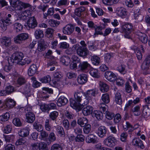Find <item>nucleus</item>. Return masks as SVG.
Listing matches in <instances>:
<instances>
[{
	"label": "nucleus",
	"instance_id": "f257e3e1",
	"mask_svg": "<svg viewBox=\"0 0 150 150\" xmlns=\"http://www.w3.org/2000/svg\"><path fill=\"white\" fill-rule=\"evenodd\" d=\"M83 94L81 92H76L74 93V97L75 100L73 98L70 99V106L74 109L78 111L81 109V106L82 104V96Z\"/></svg>",
	"mask_w": 150,
	"mask_h": 150
},
{
	"label": "nucleus",
	"instance_id": "f03ea898",
	"mask_svg": "<svg viewBox=\"0 0 150 150\" xmlns=\"http://www.w3.org/2000/svg\"><path fill=\"white\" fill-rule=\"evenodd\" d=\"M23 54L21 52H16L12 55V59L15 62L22 66L25 64H29L31 62L30 59L28 57H26L23 59Z\"/></svg>",
	"mask_w": 150,
	"mask_h": 150
},
{
	"label": "nucleus",
	"instance_id": "7ed1b4c3",
	"mask_svg": "<svg viewBox=\"0 0 150 150\" xmlns=\"http://www.w3.org/2000/svg\"><path fill=\"white\" fill-rule=\"evenodd\" d=\"M73 48L76 50L77 54L80 57H85L88 53V51L87 48L81 47L78 44L73 45Z\"/></svg>",
	"mask_w": 150,
	"mask_h": 150
},
{
	"label": "nucleus",
	"instance_id": "20e7f679",
	"mask_svg": "<svg viewBox=\"0 0 150 150\" xmlns=\"http://www.w3.org/2000/svg\"><path fill=\"white\" fill-rule=\"evenodd\" d=\"M132 30V26L129 23H126L121 26V31L122 33H125V36L127 38H129V35Z\"/></svg>",
	"mask_w": 150,
	"mask_h": 150
},
{
	"label": "nucleus",
	"instance_id": "39448f33",
	"mask_svg": "<svg viewBox=\"0 0 150 150\" xmlns=\"http://www.w3.org/2000/svg\"><path fill=\"white\" fill-rule=\"evenodd\" d=\"M11 15L10 14H8L6 18L2 19L1 20L0 26L4 30H5L7 29V25H9L12 23L11 18Z\"/></svg>",
	"mask_w": 150,
	"mask_h": 150
},
{
	"label": "nucleus",
	"instance_id": "423d86ee",
	"mask_svg": "<svg viewBox=\"0 0 150 150\" xmlns=\"http://www.w3.org/2000/svg\"><path fill=\"white\" fill-rule=\"evenodd\" d=\"M28 38V33H21L14 38V41L16 44H20L23 41L25 40Z\"/></svg>",
	"mask_w": 150,
	"mask_h": 150
},
{
	"label": "nucleus",
	"instance_id": "0eeeda50",
	"mask_svg": "<svg viewBox=\"0 0 150 150\" xmlns=\"http://www.w3.org/2000/svg\"><path fill=\"white\" fill-rule=\"evenodd\" d=\"M116 143V140L114 137L112 136L108 137L103 141L105 145L110 147L114 146Z\"/></svg>",
	"mask_w": 150,
	"mask_h": 150
},
{
	"label": "nucleus",
	"instance_id": "6e6552de",
	"mask_svg": "<svg viewBox=\"0 0 150 150\" xmlns=\"http://www.w3.org/2000/svg\"><path fill=\"white\" fill-rule=\"evenodd\" d=\"M75 29L74 26L71 24H68L63 28V33L65 35H70L72 33Z\"/></svg>",
	"mask_w": 150,
	"mask_h": 150
},
{
	"label": "nucleus",
	"instance_id": "1a4fd4ad",
	"mask_svg": "<svg viewBox=\"0 0 150 150\" xmlns=\"http://www.w3.org/2000/svg\"><path fill=\"white\" fill-rule=\"evenodd\" d=\"M116 12L118 16L122 18H125L127 16V11L123 7H118L116 9Z\"/></svg>",
	"mask_w": 150,
	"mask_h": 150
},
{
	"label": "nucleus",
	"instance_id": "9d476101",
	"mask_svg": "<svg viewBox=\"0 0 150 150\" xmlns=\"http://www.w3.org/2000/svg\"><path fill=\"white\" fill-rule=\"evenodd\" d=\"M1 42L5 47H8L11 45V38L8 37L4 36L1 39Z\"/></svg>",
	"mask_w": 150,
	"mask_h": 150
},
{
	"label": "nucleus",
	"instance_id": "9b49d317",
	"mask_svg": "<svg viewBox=\"0 0 150 150\" xmlns=\"http://www.w3.org/2000/svg\"><path fill=\"white\" fill-rule=\"evenodd\" d=\"M105 77L108 80L110 81H114L117 78L115 75L110 71H107L105 72Z\"/></svg>",
	"mask_w": 150,
	"mask_h": 150
},
{
	"label": "nucleus",
	"instance_id": "f8f14e48",
	"mask_svg": "<svg viewBox=\"0 0 150 150\" xmlns=\"http://www.w3.org/2000/svg\"><path fill=\"white\" fill-rule=\"evenodd\" d=\"M47 47V42L43 39H41L39 42L37 48L40 52L44 51Z\"/></svg>",
	"mask_w": 150,
	"mask_h": 150
},
{
	"label": "nucleus",
	"instance_id": "ddd939ff",
	"mask_svg": "<svg viewBox=\"0 0 150 150\" xmlns=\"http://www.w3.org/2000/svg\"><path fill=\"white\" fill-rule=\"evenodd\" d=\"M107 132L106 127L104 126H101L98 128L97 134L99 137L102 138L105 136Z\"/></svg>",
	"mask_w": 150,
	"mask_h": 150
},
{
	"label": "nucleus",
	"instance_id": "4468645a",
	"mask_svg": "<svg viewBox=\"0 0 150 150\" xmlns=\"http://www.w3.org/2000/svg\"><path fill=\"white\" fill-rule=\"evenodd\" d=\"M90 64L87 62L84 61L80 63L79 68L82 71L86 72L88 71V68L90 67Z\"/></svg>",
	"mask_w": 150,
	"mask_h": 150
},
{
	"label": "nucleus",
	"instance_id": "2eb2a0df",
	"mask_svg": "<svg viewBox=\"0 0 150 150\" xmlns=\"http://www.w3.org/2000/svg\"><path fill=\"white\" fill-rule=\"evenodd\" d=\"M27 24L30 28H33L35 27L37 25V23L34 17L30 18L28 20Z\"/></svg>",
	"mask_w": 150,
	"mask_h": 150
},
{
	"label": "nucleus",
	"instance_id": "dca6fc26",
	"mask_svg": "<svg viewBox=\"0 0 150 150\" xmlns=\"http://www.w3.org/2000/svg\"><path fill=\"white\" fill-rule=\"evenodd\" d=\"M26 121L29 123H33L35 120V115L32 112H28L25 115Z\"/></svg>",
	"mask_w": 150,
	"mask_h": 150
},
{
	"label": "nucleus",
	"instance_id": "f3484780",
	"mask_svg": "<svg viewBox=\"0 0 150 150\" xmlns=\"http://www.w3.org/2000/svg\"><path fill=\"white\" fill-rule=\"evenodd\" d=\"M68 102L67 99L64 96H62L58 99L57 104L58 106L60 107L65 105Z\"/></svg>",
	"mask_w": 150,
	"mask_h": 150
},
{
	"label": "nucleus",
	"instance_id": "a211bd4d",
	"mask_svg": "<svg viewBox=\"0 0 150 150\" xmlns=\"http://www.w3.org/2000/svg\"><path fill=\"white\" fill-rule=\"evenodd\" d=\"M5 104L6 106L9 108H12L15 106L16 102L14 100L10 98H7L5 100Z\"/></svg>",
	"mask_w": 150,
	"mask_h": 150
},
{
	"label": "nucleus",
	"instance_id": "6ab92c4d",
	"mask_svg": "<svg viewBox=\"0 0 150 150\" xmlns=\"http://www.w3.org/2000/svg\"><path fill=\"white\" fill-rule=\"evenodd\" d=\"M143 116L145 118H147L150 115V104L147 105L143 106Z\"/></svg>",
	"mask_w": 150,
	"mask_h": 150
},
{
	"label": "nucleus",
	"instance_id": "aec40b11",
	"mask_svg": "<svg viewBox=\"0 0 150 150\" xmlns=\"http://www.w3.org/2000/svg\"><path fill=\"white\" fill-rule=\"evenodd\" d=\"M132 144L135 146H139L142 149L144 148L142 141L139 138H135L133 139L132 141Z\"/></svg>",
	"mask_w": 150,
	"mask_h": 150
},
{
	"label": "nucleus",
	"instance_id": "412c9836",
	"mask_svg": "<svg viewBox=\"0 0 150 150\" xmlns=\"http://www.w3.org/2000/svg\"><path fill=\"white\" fill-rule=\"evenodd\" d=\"M93 110V107L90 105H87L84 107L82 110V113L85 116H87L91 114Z\"/></svg>",
	"mask_w": 150,
	"mask_h": 150
},
{
	"label": "nucleus",
	"instance_id": "4be33fe9",
	"mask_svg": "<svg viewBox=\"0 0 150 150\" xmlns=\"http://www.w3.org/2000/svg\"><path fill=\"white\" fill-rule=\"evenodd\" d=\"M95 137V136L93 134H89L86 137V141L88 143H95L97 142V139Z\"/></svg>",
	"mask_w": 150,
	"mask_h": 150
},
{
	"label": "nucleus",
	"instance_id": "5701e85b",
	"mask_svg": "<svg viewBox=\"0 0 150 150\" xmlns=\"http://www.w3.org/2000/svg\"><path fill=\"white\" fill-rule=\"evenodd\" d=\"M37 71V67L35 64H32L29 68L28 71V74L29 76H32L34 75Z\"/></svg>",
	"mask_w": 150,
	"mask_h": 150
},
{
	"label": "nucleus",
	"instance_id": "b1692460",
	"mask_svg": "<svg viewBox=\"0 0 150 150\" xmlns=\"http://www.w3.org/2000/svg\"><path fill=\"white\" fill-rule=\"evenodd\" d=\"M137 35L138 36V38L141 42L144 43L147 42L148 37L145 33L139 32L137 34Z\"/></svg>",
	"mask_w": 150,
	"mask_h": 150
},
{
	"label": "nucleus",
	"instance_id": "393cba45",
	"mask_svg": "<svg viewBox=\"0 0 150 150\" xmlns=\"http://www.w3.org/2000/svg\"><path fill=\"white\" fill-rule=\"evenodd\" d=\"M87 75L85 74H82L79 75L77 78L78 82L81 84H83L87 81Z\"/></svg>",
	"mask_w": 150,
	"mask_h": 150
},
{
	"label": "nucleus",
	"instance_id": "a878e982",
	"mask_svg": "<svg viewBox=\"0 0 150 150\" xmlns=\"http://www.w3.org/2000/svg\"><path fill=\"white\" fill-rule=\"evenodd\" d=\"M60 61L63 64L66 66L69 65L71 61L70 57L66 56L62 57L60 58Z\"/></svg>",
	"mask_w": 150,
	"mask_h": 150
},
{
	"label": "nucleus",
	"instance_id": "bb28decb",
	"mask_svg": "<svg viewBox=\"0 0 150 150\" xmlns=\"http://www.w3.org/2000/svg\"><path fill=\"white\" fill-rule=\"evenodd\" d=\"M48 136V133L45 131L42 130L40 132L39 139L41 140L46 141L47 142Z\"/></svg>",
	"mask_w": 150,
	"mask_h": 150
},
{
	"label": "nucleus",
	"instance_id": "cd10ccee",
	"mask_svg": "<svg viewBox=\"0 0 150 150\" xmlns=\"http://www.w3.org/2000/svg\"><path fill=\"white\" fill-rule=\"evenodd\" d=\"M91 60L93 65L97 66L100 64V60L99 57L97 56L94 55L91 57Z\"/></svg>",
	"mask_w": 150,
	"mask_h": 150
},
{
	"label": "nucleus",
	"instance_id": "c85d7f7f",
	"mask_svg": "<svg viewBox=\"0 0 150 150\" xmlns=\"http://www.w3.org/2000/svg\"><path fill=\"white\" fill-rule=\"evenodd\" d=\"M99 86L100 87V90L103 92H107L109 89L108 86L104 82L100 81L99 83Z\"/></svg>",
	"mask_w": 150,
	"mask_h": 150
},
{
	"label": "nucleus",
	"instance_id": "c756f323",
	"mask_svg": "<svg viewBox=\"0 0 150 150\" xmlns=\"http://www.w3.org/2000/svg\"><path fill=\"white\" fill-rule=\"evenodd\" d=\"M141 106L136 105L132 108V110L134 115L137 116H139L141 113Z\"/></svg>",
	"mask_w": 150,
	"mask_h": 150
},
{
	"label": "nucleus",
	"instance_id": "7c9ffc66",
	"mask_svg": "<svg viewBox=\"0 0 150 150\" xmlns=\"http://www.w3.org/2000/svg\"><path fill=\"white\" fill-rule=\"evenodd\" d=\"M47 138V140L49 142H47V144L49 145L52 142H53L56 140V137L55 134L53 132H51L48 136Z\"/></svg>",
	"mask_w": 150,
	"mask_h": 150
},
{
	"label": "nucleus",
	"instance_id": "2f4dec72",
	"mask_svg": "<svg viewBox=\"0 0 150 150\" xmlns=\"http://www.w3.org/2000/svg\"><path fill=\"white\" fill-rule=\"evenodd\" d=\"M18 134L19 135L22 137H27L29 134V130L28 128L23 129L20 130Z\"/></svg>",
	"mask_w": 150,
	"mask_h": 150
},
{
	"label": "nucleus",
	"instance_id": "473e14b6",
	"mask_svg": "<svg viewBox=\"0 0 150 150\" xmlns=\"http://www.w3.org/2000/svg\"><path fill=\"white\" fill-rule=\"evenodd\" d=\"M56 130L57 134L59 136L62 137H65V132L62 127L60 126H57Z\"/></svg>",
	"mask_w": 150,
	"mask_h": 150
},
{
	"label": "nucleus",
	"instance_id": "72a5a7b5",
	"mask_svg": "<svg viewBox=\"0 0 150 150\" xmlns=\"http://www.w3.org/2000/svg\"><path fill=\"white\" fill-rule=\"evenodd\" d=\"M90 73L91 75L94 77L98 78L100 77V74L97 69L93 68L91 69Z\"/></svg>",
	"mask_w": 150,
	"mask_h": 150
},
{
	"label": "nucleus",
	"instance_id": "f704fd0d",
	"mask_svg": "<svg viewBox=\"0 0 150 150\" xmlns=\"http://www.w3.org/2000/svg\"><path fill=\"white\" fill-rule=\"evenodd\" d=\"M92 115L93 117H96L98 120H102L103 117L102 113L98 111H95L93 113Z\"/></svg>",
	"mask_w": 150,
	"mask_h": 150
},
{
	"label": "nucleus",
	"instance_id": "c9c22d12",
	"mask_svg": "<svg viewBox=\"0 0 150 150\" xmlns=\"http://www.w3.org/2000/svg\"><path fill=\"white\" fill-rule=\"evenodd\" d=\"M88 122V120L85 118H80L78 120L77 123L81 127H84Z\"/></svg>",
	"mask_w": 150,
	"mask_h": 150
},
{
	"label": "nucleus",
	"instance_id": "e433bc0d",
	"mask_svg": "<svg viewBox=\"0 0 150 150\" xmlns=\"http://www.w3.org/2000/svg\"><path fill=\"white\" fill-rule=\"evenodd\" d=\"M115 101L116 103L120 105L122 103V100L121 94L119 92H117L115 96Z\"/></svg>",
	"mask_w": 150,
	"mask_h": 150
},
{
	"label": "nucleus",
	"instance_id": "4c0bfd02",
	"mask_svg": "<svg viewBox=\"0 0 150 150\" xmlns=\"http://www.w3.org/2000/svg\"><path fill=\"white\" fill-rule=\"evenodd\" d=\"M39 105L40 109L42 112H48L49 111L48 104L41 103H40Z\"/></svg>",
	"mask_w": 150,
	"mask_h": 150
},
{
	"label": "nucleus",
	"instance_id": "58836bf2",
	"mask_svg": "<svg viewBox=\"0 0 150 150\" xmlns=\"http://www.w3.org/2000/svg\"><path fill=\"white\" fill-rule=\"evenodd\" d=\"M85 10V8L83 6H81L80 8H76L75 10V14L78 17H80L81 16V13Z\"/></svg>",
	"mask_w": 150,
	"mask_h": 150
},
{
	"label": "nucleus",
	"instance_id": "ea45409f",
	"mask_svg": "<svg viewBox=\"0 0 150 150\" xmlns=\"http://www.w3.org/2000/svg\"><path fill=\"white\" fill-rule=\"evenodd\" d=\"M40 81L42 83H49L51 81V78L50 76L47 75L40 79Z\"/></svg>",
	"mask_w": 150,
	"mask_h": 150
},
{
	"label": "nucleus",
	"instance_id": "a19ab883",
	"mask_svg": "<svg viewBox=\"0 0 150 150\" xmlns=\"http://www.w3.org/2000/svg\"><path fill=\"white\" fill-rule=\"evenodd\" d=\"M94 29L95 30V33L94 35H103V33L102 31V30L103 29V27L101 26H97L96 25Z\"/></svg>",
	"mask_w": 150,
	"mask_h": 150
},
{
	"label": "nucleus",
	"instance_id": "79ce46f5",
	"mask_svg": "<svg viewBox=\"0 0 150 150\" xmlns=\"http://www.w3.org/2000/svg\"><path fill=\"white\" fill-rule=\"evenodd\" d=\"M31 79L33 82L32 86L33 87L36 88L40 86L41 83L36 80V78L35 77H32Z\"/></svg>",
	"mask_w": 150,
	"mask_h": 150
},
{
	"label": "nucleus",
	"instance_id": "37998d69",
	"mask_svg": "<svg viewBox=\"0 0 150 150\" xmlns=\"http://www.w3.org/2000/svg\"><path fill=\"white\" fill-rule=\"evenodd\" d=\"M62 149L61 145L58 143H55L51 146L50 150H62Z\"/></svg>",
	"mask_w": 150,
	"mask_h": 150
},
{
	"label": "nucleus",
	"instance_id": "c03bdc74",
	"mask_svg": "<svg viewBox=\"0 0 150 150\" xmlns=\"http://www.w3.org/2000/svg\"><path fill=\"white\" fill-rule=\"evenodd\" d=\"M14 28L16 32H19L23 29V26L20 23H16L13 24Z\"/></svg>",
	"mask_w": 150,
	"mask_h": 150
},
{
	"label": "nucleus",
	"instance_id": "a18cd8bd",
	"mask_svg": "<svg viewBox=\"0 0 150 150\" xmlns=\"http://www.w3.org/2000/svg\"><path fill=\"white\" fill-rule=\"evenodd\" d=\"M4 138L6 142H9L13 141L15 136L14 135L10 134L4 136Z\"/></svg>",
	"mask_w": 150,
	"mask_h": 150
},
{
	"label": "nucleus",
	"instance_id": "49530a36",
	"mask_svg": "<svg viewBox=\"0 0 150 150\" xmlns=\"http://www.w3.org/2000/svg\"><path fill=\"white\" fill-rule=\"evenodd\" d=\"M35 35L36 39L42 38L44 36L43 32L40 30H36Z\"/></svg>",
	"mask_w": 150,
	"mask_h": 150
},
{
	"label": "nucleus",
	"instance_id": "de8ad7c7",
	"mask_svg": "<svg viewBox=\"0 0 150 150\" xmlns=\"http://www.w3.org/2000/svg\"><path fill=\"white\" fill-rule=\"evenodd\" d=\"M101 99L105 103H108L110 102L109 95L107 93L103 94L102 96Z\"/></svg>",
	"mask_w": 150,
	"mask_h": 150
},
{
	"label": "nucleus",
	"instance_id": "09e8293b",
	"mask_svg": "<svg viewBox=\"0 0 150 150\" xmlns=\"http://www.w3.org/2000/svg\"><path fill=\"white\" fill-rule=\"evenodd\" d=\"M59 113L56 111H53L51 112L49 115L50 118L53 120H54L58 117Z\"/></svg>",
	"mask_w": 150,
	"mask_h": 150
},
{
	"label": "nucleus",
	"instance_id": "8fccbe9b",
	"mask_svg": "<svg viewBox=\"0 0 150 150\" xmlns=\"http://www.w3.org/2000/svg\"><path fill=\"white\" fill-rule=\"evenodd\" d=\"M85 140L84 136L82 134L77 135L75 138V140L76 142H83Z\"/></svg>",
	"mask_w": 150,
	"mask_h": 150
},
{
	"label": "nucleus",
	"instance_id": "3c124183",
	"mask_svg": "<svg viewBox=\"0 0 150 150\" xmlns=\"http://www.w3.org/2000/svg\"><path fill=\"white\" fill-rule=\"evenodd\" d=\"M10 117V114L8 112H6L4 115L0 116V120L2 121H7L8 120Z\"/></svg>",
	"mask_w": 150,
	"mask_h": 150
},
{
	"label": "nucleus",
	"instance_id": "603ef678",
	"mask_svg": "<svg viewBox=\"0 0 150 150\" xmlns=\"http://www.w3.org/2000/svg\"><path fill=\"white\" fill-rule=\"evenodd\" d=\"M54 12V9L53 7L49 8L47 11V13H44V18H46L47 16L49 15L51 16L53 15Z\"/></svg>",
	"mask_w": 150,
	"mask_h": 150
},
{
	"label": "nucleus",
	"instance_id": "864d4df0",
	"mask_svg": "<svg viewBox=\"0 0 150 150\" xmlns=\"http://www.w3.org/2000/svg\"><path fill=\"white\" fill-rule=\"evenodd\" d=\"M12 122L15 126L17 127H20L22 125V124L20 119L18 118H16L14 119Z\"/></svg>",
	"mask_w": 150,
	"mask_h": 150
},
{
	"label": "nucleus",
	"instance_id": "5fc2aeb1",
	"mask_svg": "<svg viewBox=\"0 0 150 150\" xmlns=\"http://www.w3.org/2000/svg\"><path fill=\"white\" fill-rule=\"evenodd\" d=\"M49 23L51 26L55 27L59 24V22L54 20L50 19L49 21Z\"/></svg>",
	"mask_w": 150,
	"mask_h": 150
},
{
	"label": "nucleus",
	"instance_id": "6e6d98bb",
	"mask_svg": "<svg viewBox=\"0 0 150 150\" xmlns=\"http://www.w3.org/2000/svg\"><path fill=\"white\" fill-rule=\"evenodd\" d=\"M83 127V131L84 133L88 134L90 132L91 129V127L90 125L87 124Z\"/></svg>",
	"mask_w": 150,
	"mask_h": 150
},
{
	"label": "nucleus",
	"instance_id": "4d7b16f0",
	"mask_svg": "<svg viewBox=\"0 0 150 150\" xmlns=\"http://www.w3.org/2000/svg\"><path fill=\"white\" fill-rule=\"evenodd\" d=\"M33 125L34 129L40 132L43 130V127L41 124H38L36 122H35L33 124Z\"/></svg>",
	"mask_w": 150,
	"mask_h": 150
},
{
	"label": "nucleus",
	"instance_id": "13d9d810",
	"mask_svg": "<svg viewBox=\"0 0 150 150\" xmlns=\"http://www.w3.org/2000/svg\"><path fill=\"white\" fill-rule=\"evenodd\" d=\"M17 82L18 84L21 85L25 83L26 80L24 77L20 76L18 77Z\"/></svg>",
	"mask_w": 150,
	"mask_h": 150
},
{
	"label": "nucleus",
	"instance_id": "bf43d9fd",
	"mask_svg": "<svg viewBox=\"0 0 150 150\" xmlns=\"http://www.w3.org/2000/svg\"><path fill=\"white\" fill-rule=\"evenodd\" d=\"M149 66L150 64L149 63V62H147L144 60L142 63L141 67L142 70H146L149 69Z\"/></svg>",
	"mask_w": 150,
	"mask_h": 150
},
{
	"label": "nucleus",
	"instance_id": "052dcab7",
	"mask_svg": "<svg viewBox=\"0 0 150 150\" xmlns=\"http://www.w3.org/2000/svg\"><path fill=\"white\" fill-rule=\"evenodd\" d=\"M50 120L47 119L45 122V129L48 131H50L51 129V127L50 125Z\"/></svg>",
	"mask_w": 150,
	"mask_h": 150
},
{
	"label": "nucleus",
	"instance_id": "680f3d73",
	"mask_svg": "<svg viewBox=\"0 0 150 150\" xmlns=\"http://www.w3.org/2000/svg\"><path fill=\"white\" fill-rule=\"evenodd\" d=\"M11 125L10 124L7 125L4 127L3 131L5 133L8 134L11 132Z\"/></svg>",
	"mask_w": 150,
	"mask_h": 150
},
{
	"label": "nucleus",
	"instance_id": "e2e57ef3",
	"mask_svg": "<svg viewBox=\"0 0 150 150\" xmlns=\"http://www.w3.org/2000/svg\"><path fill=\"white\" fill-rule=\"evenodd\" d=\"M46 35L47 37L51 38L54 33V30L52 28H47L46 31Z\"/></svg>",
	"mask_w": 150,
	"mask_h": 150
},
{
	"label": "nucleus",
	"instance_id": "0e129e2a",
	"mask_svg": "<svg viewBox=\"0 0 150 150\" xmlns=\"http://www.w3.org/2000/svg\"><path fill=\"white\" fill-rule=\"evenodd\" d=\"M39 150H47L48 147L46 143L44 142H41L39 144Z\"/></svg>",
	"mask_w": 150,
	"mask_h": 150
},
{
	"label": "nucleus",
	"instance_id": "69168bd1",
	"mask_svg": "<svg viewBox=\"0 0 150 150\" xmlns=\"http://www.w3.org/2000/svg\"><path fill=\"white\" fill-rule=\"evenodd\" d=\"M85 97L86 101H84V102H82V105H86L88 104V101L91 99V96L90 95H89L88 93L86 92L85 95Z\"/></svg>",
	"mask_w": 150,
	"mask_h": 150
},
{
	"label": "nucleus",
	"instance_id": "338daca9",
	"mask_svg": "<svg viewBox=\"0 0 150 150\" xmlns=\"http://www.w3.org/2000/svg\"><path fill=\"white\" fill-rule=\"evenodd\" d=\"M123 128L126 130H127L128 128H130L132 130L134 129V128L133 126L128 122L126 121L123 125Z\"/></svg>",
	"mask_w": 150,
	"mask_h": 150
},
{
	"label": "nucleus",
	"instance_id": "774afa93",
	"mask_svg": "<svg viewBox=\"0 0 150 150\" xmlns=\"http://www.w3.org/2000/svg\"><path fill=\"white\" fill-rule=\"evenodd\" d=\"M117 70L122 74H125L126 72L125 71V66L122 65L118 66Z\"/></svg>",
	"mask_w": 150,
	"mask_h": 150
}]
</instances>
